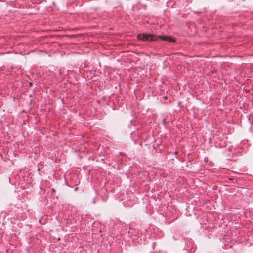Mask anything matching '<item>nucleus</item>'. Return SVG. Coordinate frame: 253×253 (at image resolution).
<instances>
[{"label":"nucleus","instance_id":"f03ea898","mask_svg":"<svg viewBox=\"0 0 253 253\" xmlns=\"http://www.w3.org/2000/svg\"><path fill=\"white\" fill-rule=\"evenodd\" d=\"M163 122L164 124H166V120H165V119H164L163 120Z\"/></svg>","mask_w":253,"mask_h":253},{"label":"nucleus","instance_id":"7ed1b4c3","mask_svg":"<svg viewBox=\"0 0 253 253\" xmlns=\"http://www.w3.org/2000/svg\"><path fill=\"white\" fill-rule=\"evenodd\" d=\"M29 84H30V85H32V84L31 83H30Z\"/></svg>","mask_w":253,"mask_h":253},{"label":"nucleus","instance_id":"f257e3e1","mask_svg":"<svg viewBox=\"0 0 253 253\" xmlns=\"http://www.w3.org/2000/svg\"><path fill=\"white\" fill-rule=\"evenodd\" d=\"M137 38L139 40L142 41H156L158 39H161L163 41H168L170 42H175L174 39H173L172 37H167L165 36H156L152 34H147L145 33H142L138 34L137 35Z\"/></svg>","mask_w":253,"mask_h":253}]
</instances>
